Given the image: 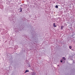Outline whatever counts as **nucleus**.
<instances>
[{"instance_id": "1", "label": "nucleus", "mask_w": 75, "mask_h": 75, "mask_svg": "<svg viewBox=\"0 0 75 75\" xmlns=\"http://www.w3.org/2000/svg\"><path fill=\"white\" fill-rule=\"evenodd\" d=\"M22 10H23V8H20L18 9V10L20 12H22Z\"/></svg>"}, {"instance_id": "2", "label": "nucleus", "mask_w": 75, "mask_h": 75, "mask_svg": "<svg viewBox=\"0 0 75 75\" xmlns=\"http://www.w3.org/2000/svg\"><path fill=\"white\" fill-rule=\"evenodd\" d=\"M53 26L54 27H57V25H55V23H54L53 24Z\"/></svg>"}, {"instance_id": "3", "label": "nucleus", "mask_w": 75, "mask_h": 75, "mask_svg": "<svg viewBox=\"0 0 75 75\" xmlns=\"http://www.w3.org/2000/svg\"><path fill=\"white\" fill-rule=\"evenodd\" d=\"M32 75H35L36 73L35 72H33L31 73Z\"/></svg>"}, {"instance_id": "4", "label": "nucleus", "mask_w": 75, "mask_h": 75, "mask_svg": "<svg viewBox=\"0 0 75 75\" xmlns=\"http://www.w3.org/2000/svg\"><path fill=\"white\" fill-rule=\"evenodd\" d=\"M61 30H62V29H63V28H64V26H61Z\"/></svg>"}, {"instance_id": "5", "label": "nucleus", "mask_w": 75, "mask_h": 75, "mask_svg": "<svg viewBox=\"0 0 75 75\" xmlns=\"http://www.w3.org/2000/svg\"><path fill=\"white\" fill-rule=\"evenodd\" d=\"M29 72V70H26L25 71V73H26V72Z\"/></svg>"}, {"instance_id": "6", "label": "nucleus", "mask_w": 75, "mask_h": 75, "mask_svg": "<svg viewBox=\"0 0 75 75\" xmlns=\"http://www.w3.org/2000/svg\"><path fill=\"white\" fill-rule=\"evenodd\" d=\"M69 48H70V49H71L72 48V46H71V45L69 46Z\"/></svg>"}, {"instance_id": "7", "label": "nucleus", "mask_w": 75, "mask_h": 75, "mask_svg": "<svg viewBox=\"0 0 75 75\" xmlns=\"http://www.w3.org/2000/svg\"><path fill=\"white\" fill-rule=\"evenodd\" d=\"M55 7V8H58V5H56Z\"/></svg>"}, {"instance_id": "8", "label": "nucleus", "mask_w": 75, "mask_h": 75, "mask_svg": "<svg viewBox=\"0 0 75 75\" xmlns=\"http://www.w3.org/2000/svg\"><path fill=\"white\" fill-rule=\"evenodd\" d=\"M62 59H63L64 60H65V59H66L64 57H62Z\"/></svg>"}, {"instance_id": "9", "label": "nucleus", "mask_w": 75, "mask_h": 75, "mask_svg": "<svg viewBox=\"0 0 75 75\" xmlns=\"http://www.w3.org/2000/svg\"><path fill=\"white\" fill-rule=\"evenodd\" d=\"M60 62L62 63V60H60Z\"/></svg>"}]
</instances>
